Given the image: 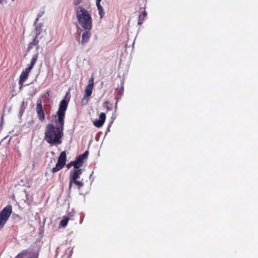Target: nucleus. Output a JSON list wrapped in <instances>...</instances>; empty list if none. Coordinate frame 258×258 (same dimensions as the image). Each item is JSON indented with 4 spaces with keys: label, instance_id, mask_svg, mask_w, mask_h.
Wrapping results in <instances>:
<instances>
[{
    "label": "nucleus",
    "instance_id": "26",
    "mask_svg": "<svg viewBox=\"0 0 258 258\" xmlns=\"http://www.w3.org/2000/svg\"><path fill=\"white\" fill-rule=\"evenodd\" d=\"M2 0H0V4L2 3Z\"/></svg>",
    "mask_w": 258,
    "mask_h": 258
},
{
    "label": "nucleus",
    "instance_id": "13",
    "mask_svg": "<svg viewBox=\"0 0 258 258\" xmlns=\"http://www.w3.org/2000/svg\"><path fill=\"white\" fill-rule=\"evenodd\" d=\"M38 58V53L37 52L35 55H34L31 59V62L30 66L27 68L28 70L30 71L33 68L34 65L35 64Z\"/></svg>",
    "mask_w": 258,
    "mask_h": 258
},
{
    "label": "nucleus",
    "instance_id": "1",
    "mask_svg": "<svg viewBox=\"0 0 258 258\" xmlns=\"http://www.w3.org/2000/svg\"><path fill=\"white\" fill-rule=\"evenodd\" d=\"M69 100L63 99L60 102L59 108L57 112L58 126H55L52 123L48 124L45 131V140L53 145L61 143V138L63 136V130L64 125L66 111L67 109Z\"/></svg>",
    "mask_w": 258,
    "mask_h": 258
},
{
    "label": "nucleus",
    "instance_id": "19",
    "mask_svg": "<svg viewBox=\"0 0 258 258\" xmlns=\"http://www.w3.org/2000/svg\"><path fill=\"white\" fill-rule=\"evenodd\" d=\"M82 0H73V5L78 7V6L81 3Z\"/></svg>",
    "mask_w": 258,
    "mask_h": 258
},
{
    "label": "nucleus",
    "instance_id": "8",
    "mask_svg": "<svg viewBox=\"0 0 258 258\" xmlns=\"http://www.w3.org/2000/svg\"><path fill=\"white\" fill-rule=\"evenodd\" d=\"M88 154V151H86L83 154L78 156L76 160H75V165L78 167V169H80V168L83 166L84 161L87 158Z\"/></svg>",
    "mask_w": 258,
    "mask_h": 258
},
{
    "label": "nucleus",
    "instance_id": "27",
    "mask_svg": "<svg viewBox=\"0 0 258 258\" xmlns=\"http://www.w3.org/2000/svg\"><path fill=\"white\" fill-rule=\"evenodd\" d=\"M121 89H122V91H123V87H122Z\"/></svg>",
    "mask_w": 258,
    "mask_h": 258
},
{
    "label": "nucleus",
    "instance_id": "23",
    "mask_svg": "<svg viewBox=\"0 0 258 258\" xmlns=\"http://www.w3.org/2000/svg\"><path fill=\"white\" fill-rule=\"evenodd\" d=\"M25 102L24 101H23L22 103V107L23 106H24V108H25V106H25Z\"/></svg>",
    "mask_w": 258,
    "mask_h": 258
},
{
    "label": "nucleus",
    "instance_id": "3",
    "mask_svg": "<svg viewBox=\"0 0 258 258\" xmlns=\"http://www.w3.org/2000/svg\"><path fill=\"white\" fill-rule=\"evenodd\" d=\"M75 163V161H71L67 165V167L68 168H70L73 166L74 167V169L71 170L70 171L69 177V190H71L73 183L77 185L78 189H80L84 185V182L83 181V179H82L81 180H78L80 178V175L82 173V169H78V167L76 166Z\"/></svg>",
    "mask_w": 258,
    "mask_h": 258
},
{
    "label": "nucleus",
    "instance_id": "10",
    "mask_svg": "<svg viewBox=\"0 0 258 258\" xmlns=\"http://www.w3.org/2000/svg\"><path fill=\"white\" fill-rule=\"evenodd\" d=\"M36 110L39 119L41 121H43L45 119V114L44 110L43 109L42 103L41 101L37 103Z\"/></svg>",
    "mask_w": 258,
    "mask_h": 258
},
{
    "label": "nucleus",
    "instance_id": "21",
    "mask_svg": "<svg viewBox=\"0 0 258 258\" xmlns=\"http://www.w3.org/2000/svg\"><path fill=\"white\" fill-rule=\"evenodd\" d=\"M41 17V15H39V16H38V17L36 18V19H35V23L37 22V21H38V19H39V18Z\"/></svg>",
    "mask_w": 258,
    "mask_h": 258
},
{
    "label": "nucleus",
    "instance_id": "14",
    "mask_svg": "<svg viewBox=\"0 0 258 258\" xmlns=\"http://www.w3.org/2000/svg\"><path fill=\"white\" fill-rule=\"evenodd\" d=\"M38 58V53L37 52L35 55H34L31 59V62L30 66L27 68L28 70L30 71L33 68L34 65L35 64Z\"/></svg>",
    "mask_w": 258,
    "mask_h": 258
},
{
    "label": "nucleus",
    "instance_id": "4",
    "mask_svg": "<svg viewBox=\"0 0 258 258\" xmlns=\"http://www.w3.org/2000/svg\"><path fill=\"white\" fill-rule=\"evenodd\" d=\"M94 85V78L92 76L89 78L88 84L85 88L83 97L81 100L82 105H86L88 104L92 94Z\"/></svg>",
    "mask_w": 258,
    "mask_h": 258
},
{
    "label": "nucleus",
    "instance_id": "7",
    "mask_svg": "<svg viewBox=\"0 0 258 258\" xmlns=\"http://www.w3.org/2000/svg\"><path fill=\"white\" fill-rule=\"evenodd\" d=\"M36 36L33 39V41L29 43L27 50V51H29L34 46H36V49L37 50L39 49V40L37 39V38L38 36L40 34L41 31V26H36Z\"/></svg>",
    "mask_w": 258,
    "mask_h": 258
},
{
    "label": "nucleus",
    "instance_id": "2",
    "mask_svg": "<svg viewBox=\"0 0 258 258\" xmlns=\"http://www.w3.org/2000/svg\"><path fill=\"white\" fill-rule=\"evenodd\" d=\"M75 10L80 25L85 30H91L92 27V20L89 12L82 6L76 7Z\"/></svg>",
    "mask_w": 258,
    "mask_h": 258
},
{
    "label": "nucleus",
    "instance_id": "22",
    "mask_svg": "<svg viewBox=\"0 0 258 258\" xmlns=\"http://www.w3.org/2000/svg\"><path fill=\"white\" fill-rule=\"evenodd\" d=\"M101 1V0H96V5L100 4Z\"/></svg>",
    "mask_w": 258,
    "mask_h": 258
},
{
    "label": "nucleus",
    "instance_id": "11",
    "mask_svg": "<svg viewBox=\"0 0 258 258\" xmlns=\"http://www.w3.org/2000/svg\"><path fill=\"white\" fill-rule=\"evenodd\" d=\"M99 118V119L94 121L93 122L94 125L97 127H100L103 125L106 119L105 113L101 112Z\"/></svg>",
    "mask_w": 258,
    "mask_h": 258
},
{
    "label": "nucleus",
    "instance_id": "18",
    "mask_svg": "<svg viewBox=\"0 0 258 258\" xmlns=\"http://www.w3.org/2000/svg\"><path fill=\"white\" fill-rule=\"evenodd\" d=\"M69 220V218L68 217L63 218L60 221V225L62 227H66L68 224Z\"/></svg>",
    "mask_w": 258,
    "mask_h": 258
},
{
    "label": "nucleus",
    "instance_id": "17",
    "mask_svg": "<svg viewBox=\"0 0 258 258\" xmlns=\"http://www.w3.org/2000/svg\"><path fill=\"white\" fill-rule=\"evenodd\" d=\"M97 7V9L98 10L99 14L100 15V18H102L104 15V11L103 7L101 6L100 4L96 5Z\"/></svg>",
    "mask_w": 258,
    "mask_h": 258
},
{
    "label": "nucleus",
    "instance_id": "6",
    "mask_svg": "<svg viewBox=\"0 0 258 258\" xmlns=\"http://www.w3.org/2000/svg\"><path fill=\"white\" fill-rule=\"evenodd\" d=\"M67 161V155L65 151L60 153L57 163L54 167H53L51 171L52 173H55L61 169L66 165Z\"/></svg>",
    "mask_w": 258,
    "mask_h": 258
},
{
    "label": "nucleus",
    "instance_id": "5",
    "mask_svg": "<svg viewBox=\"0 0 258 258\" xmlns=\"http://www.w3.org/2000/svg\"><path fill=\"white\" fill-rule=\"evenodd\" d=\"M12 213V207L7 205L0 212V230H1L7 223L8 220Z\"/></svg>",
    "mask_w": 258,
    "mask_h": 258
},
{
    "label": "nucleus",
    "instance_id": "15",
    "mask_svg": "<svg viewBox=\"0 0 258 258\" xmlns=\"http://www.w3.org/2000/svg\"><path fill=\"white\" fill-rule=\"evenodd\" d=\"M147 13L145 10H144L141 15H139L138 18V23L139 25H141L144 21V18L146 16Z\"/></svg>",
    "mask_w": 258,
    "mask_h": 258
},
{
    "label": "nucleus",
    "instance_id": "25",
    "mask_svg": "<svg viewBox=\"0 0 258 258\" xmlns=\"http://www.w3.org/2000/svg\"><path fill=\"white\" fill-rule=\"evenodd\" d=\"M3 119H4V118H3V116H2V122L3 121Z\"/></svg>",
    "mask_w": 258,
    "mask_h": 258
},
{
    "label": "nucleus",
    "instance_id": "20",
    "mask_svg": "<svg viewBox=\"0 0 258 258\" xmlns=\"http://www.w3.org/2000/svg\"><path fill=\"white\" fill-rule=\"evenodd\" d=\"M50 94V91H47L45 94V95L47 97H49Z\"/></svg>",
    "mask_w": 258,
    "mask_h": 258
},
{
    "label": "nucleus",
    "instance_id": "12",
    "mask_svg": "<svg viewBox=\"0 0 258 258\" xmlns=\"http://www.w3.org/2000/svg\"><path fill=\"white\" fill-rule=\"evenodd\" d=\"M89 30H86V31L82 33L81 43L83 45L86 44L91 36V33Z\"/></svg>",
    "mask_w": 258,
    "mask_h": 258
},
{
    "label": "nucleus",
    "instance_id": "9",
    "mask_svg": "<svg viewBox=\"0 0 258 258\" xmlns=\"http://www.w3.org/2000/svg\"><path fill=\"white\" fill-rule=\"evenodd\" d=\"M30 71H31L30 70H28L27 68H26L25 71H23L21 74L19 80V84L20 86V89L22 87L24 82L27 79Z\"/></svg>",
    "mask_w": 258,
    "mask_h": 258
},
{
    "label": "nucleus",
    "instance_id": "16",
    "mask_svg": "<svg viewBox=\"0 0 258 258\" xmlns=\"http://www.w3.org/2000/svg\"><path fill=\"white\" fill-rule=\"evenodd\" d=\"M103 106L104 108H106V112H107L109 111L112 110V106L111 104L109 103L108 101H105L103 103Z\"/></svg>",
    "mask_w": 258,
    "mask_h": 258
},
{
    "label": "nucleus",
    "instance_id": "24",
    "mask_svg": "<svg viewBox=\"0 0 258 258\" xmlns=\"http://www.w3.org/2000/svg\"><path fill=\"white\" fill-rule=\"evenodd\" d=\"M25 102L24 101H23L22 103V107L23 106H24V108H25V106H25Z\"/></svg>",
    "mask_w": 258,
    "mask_h": 258
}]
</instances>
